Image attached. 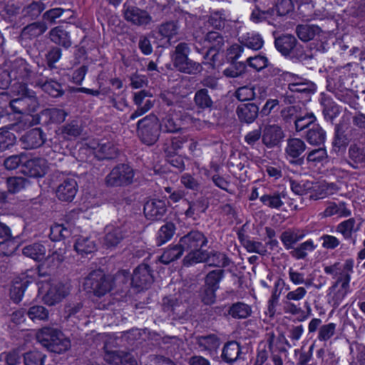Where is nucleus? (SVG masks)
<instances>
[{
	"label": "nucleus",
	"instance_id": "f257e3e1",
	"mask_svg": "<svg viewBox=\"0 0 365 365\" xmlns=\"http://www.w3.org/2000/svg\"><path fill=\"white\" fill-rule=\"evenodd\" d=\"M354 261L351 259H346L344 264L340 262L326 266L324 269L327 274L337 276L336 282L329 288L334 292L333 300L334 304L339 306L341 301L350 291L351 274L353 272Z\"/></svg>",
	"mask_w": 365,
	"mask_h": 365
},
{
	"label": "nucleus",
	"instance_id": "f03ea898",
	"mask_svg": "<svg viewBox=\"0 0 365 365\" xmlns=\"http://www.w3.org/2000/svg\"><path fill=\"white\" fill-rule=\"evenodd\" d=\"M208 242L206 236L198 230H191L180 239V245L187 254L183 258L185 266L205 262L208 252L202 247L207 246Z\"/></svg>",
	"mask_w": 365,
	"mask_h": 365
},
{
	"label": "nucleus",
	"instance_id": "7ed1b4c3",
	"mask_svg": "<svg viewBox=\"0 0 365 365\" xmlns=\"http://www.w3.org/2000/svg\"><path fill=\"white\" fill-rule=\"evenodd\" d=\"M38 341L48 351L62 354L71 347L70 340L61 331L51 327H44L36 333Z\"/></svg>",
	"mask_w": 365,
	"mask_h": 365
},
{
	"label": "nucleus",
	"instance_id": "20e7f679",
	"mask_svg": "<svg viewBox=\"0 0 365 365\" xmlns=\"http://www.w3.org/2000/svg\"><path fill=\"white\" fill-rule=\"evenodd\" d=\"M190 53L189 45L185 42H180L170 53L171 61L178 71L189 75H196L202 71V66L190 59Z\"/></svg>",
	"mask_w": 365,
	"mask_h": 365
},
{
	"label": "nucleus",
	"instance_id": "39448f33",
	"mask_svg": "<svg viewBox=\"0 0 365 365\" xmlns=\"http://www.w3.org/2000/svg\"><path fill=\"white\" fill-rule=\"evenodd\" d=\"M112 277L107 275L102 269L91 271L84 278L83 288L97 297H101L113 289Z\"/></svg>",
	"mask_w": 365,
	"mask_h": 365
},
{
	"label": "nucleus",
	"instance_id": "423d86ee",
	"mask_svg": "<svg viewBox=\"0 0 365 365\" xmlns=\"http://www.w3.org/2000/svg\"><path fill=\"white\" fill-rule=\"evenodd\" d=\"M136 127L137 135L143 143L153 145L158 140L160 123L155 114H149L139 120Z\"/></svg>",
	"mask_w": 365,
	"mask_h": 365
},
{
	"label": "nucleus",
	"instance_id": "0eeeda50",
	"mask_svg": "<svg viewBox=\"0 0 365 365\" xmlns=\"http://www.w3.org/2000/svg\"><path fill=\"white\" fill-rule=\"evenodd\" d=\"M276 48L284 56H290L299 61L307 59L303 46L299 44L297 38L292 34H283L274 40Z\"/></svg>",
	"mask_w": 365,
	"mask_h": 365
},
{
	"label": "nucleus",
	"instance_id": "6e6552de",
	"mask_svg": "<svg viewBox=\"0 0 365 365\" xmlns=\"http://www.w3.org/2000/svg\"><path fill=\"white\" fill-rule=\"evenodd\" d=\"M134 171L127 164H118L115 166L106 178L108 186H126L133 182Z\"/></svg>",
	"mask_w": 365,
	"mask_h": 365
},
{
	"label": "nucleus",
	"instance_id": "1a4fd4ad",
	"mask_svg": "<svg viewBox=\"0 0 365 365\" xmlns=\"http://www.w3.org/2000/svg\"><path fill=\"white\" fill-rule=\"evenodd\" d=\"M240 45L234 44L228 49V55H234L232 60H237L245 51V48L254 51L260 49L264 43L262 36L257 34H248L247 36H242L240 40Z\"/></svg>",
	"mask_w": 365,
	"mask_h": 365
},
{
	"label": "nucleus",
	"instance_id": "9d476101",
	"mask_svg": "<svg viewBox=\"0 0 365 365\" xmlns=\"http://www.w3.org/2000/svg\"><path fill=\"white\" fill-rule=\"evenodd\" d=\"M152 95L145 90L134 93L133 102L137 106V108L129 116L128 123L142 116L153 107L154 103L150 99Z\"/></svg>",
	"mask_w": 365,
	"mask_h": 365
},
{
	"label": "nucleus",
	"instance_id": "9b49d317",
	"mask_svg": "<svg viewBox=\"0 0 365 365\" xmlns=\"http://www.w3.org/2000/svg\"><path fill=\"white\" fill-rule=\"evenodd\" d=\"M66 254L65 247H59L54 250L51 255L45 258L44 261L38 266V272L41 276H47L56 269L64 261Z\"/></svg>",
	"mask_w": 365,
	"mask_h": 365
},
{
	"label": "nucleus",
	"instance_id": "f8f14e48",
	"mask_svg": "<svg viewBox=\"0 0 365 365\" xmlns=\"http://www.w3.org/2000/svg\"><path fill=\"white\" fill-rule=\"evenodd\" d=\"M180 106H175L168 110L165 116L163 118L160 123V130L164 133H177L182 129Z\"/></svg>",
	"mask_w": 365,
	"mask_h": 365
},
{
	"label": "nucleus",
	"instance_id": "ddd939ff",
	"mask_svg": "<svg viewBox=\"0 0 365 365\" xmlns=\"http://www.w3.org/2000/svg\"><path fill=\"white\" fill-rule=\"evenodd\" d=\"M41 70L46 71V68L38 67L37 70H34L28 63L22 62L18 73L19 77L23 80L27 81L31 85L41 88L47 77L43 76V72Z\"/></svg>",
	"mask_w": 365,
	"mask_h": 365
},
{
	"label": "nucleus",
	"instance_id": "4468645a",
	"mask_svg": "<svg viewBox=\"0 0 365 365\" xmlns=\"http://www.w3.org/2000/svg\"><path fill=\"white\" fill-rule=\"evenodd\" d=\"M153 282L150 267L147 264L138 265L131 277V284L140 289H148Z\"/></svg>",
	"mask_w": 365,
	"mask_h": 365
},
{
	"label": "nucleus",
	"instance_id": "2eb2a0df",
	"mask_svg": "<svg viewBox=\"0 0 365 365\" xmlns=\"http://www.w3.org/2000/svg\"><path fill=\"white\" fill-rule=\"evenodd\" d=\"M123 16L127 21L139 26H147L152 21L148 11L134 6L124 5Z\"/></svg>",
	"mask_w": 365,
	"mask_h": 365
},
{
	"label": "nucleus",
	"instance_id": "dca6fc26",
	"mask_svg": "<svg viewBox=\"0 0 365 365\" xmlns=\"http://www.w3.org/2000/svg\"><path fill=\"white\" fill-rule=\"evenodd\" d=\"M167 212L165 200L150 199L144 205L143 212L145 217L150 220H160Z\"/></svg>",
	"mask_w": 365,
	"mask_h": 365
},
{
	"label": "nucleus",
	"instance_id": "f3484780",
	"mask_svg": "<svg viewBox=\"0 0 365 365\" xmlns=\"http://www.w3.org/2000/svg\"><path fill=\"white\" fill-rule=\"evenodd\" d=\"M46 160L41 158H36L26 160L22 166L21 172L31 178H41L46 173Z\"/></svg>",
	"mask_w": 365,
	"mask_h": 365
},
{
	"label": "nucleus",
	"instance_id": "a211bd4d",
	"mask_svg": "<svg viewBox=\"0 0 365 365\" xmlns=\"http://www.w3.org/2000/svg\"><path fill=\"white\" fill-rule=\"evenodd\" d=\"M69 292V288L66 285L62 283L53 284L43 295V301L48 306H53L61 302Z\"/></svg>",
	"mask_w": 365,
	"mask_h": 365
},
{
	"label": "nucleus",
	"instance_id": "6ab92c4d",
	"mask_svg": "<svg viewBox=\"0 0 365 365\" xmlns=\"http://www.w3.org/2000/svg\"><path fill=\"white\" fill-rule=\"evenodd\" d=\"M284 137L282 128L277 125H267L262 130V143L268 148L277 146Z\"/></svg>",
	"mask_w": 365,
	"mask_h": 365
},
{
	"label": "nucleus",
	"instance_id": "aec40b11",
	"mask_svg": "<svg viewBox=\"0 0 365 365\" xmlns=\"http://www.w3.org/2000/svg\"><path fill=\"white\" fill-rule=\"evenodd\" d=\"M45 141V134L39 128L30 130L20 138L23 148L26 150L39 148L43 145Z\"/></svg>",
	"mask_w": 365,
	"mask_h": 365
},
{
	"label": "nucleus",
	"instance_id": "412c9836",
	"mask_svg": "<svg viewBox=\"0 0 365 365\" xmlns=\"http://www.w3.org/2000/svg\"><path fill=\"white\" fill-rule=\"evenodd\" d=\"M78 191L76 180L73 178H66L57 187L56 193L61 201L71 202Z\"/></svg>",
	"mask_w": 365,
	"mask_h": 365
},
{
	"label": "nucleus",
	"instance_id": "4be33fe9",
	"mask_svg": "<svg viewBox=\"0 0 365 365\" xmlns=\"http://www.w3.org/2000/svg\"><path fill=\"white\" fill-rule=\"evenodd\" d=\"M307 145L305 143L299 138H290L287 140L285 152L287 156L296 159L292 163L297 165H302L304 158L301 155L305 152Z\"/></svg>",
	"mask_w": 365,
	"mask_h": 365
},
{
	"label": "nucleus",
	"instance_id": "5701e85b",
	"mask_svg": "<svg viewBox=\"0 0 365 365\" xmlns=\"http://www.w3.org/2000/svg\"><path fill=\"white\" fill-rule=\"evenodd\" d=\"M358 130L356 128H351L347 131L341 125H336L334 138L333 145L335 148L340 149L345 148L351 140H356Z\"/></svg>",
	"mask_w": 365,
	"mask_h": 365
},
{
	"label": "nucleus",
	"instance_id": "b1692460",
	"mask_svg": "<svg viewBox=\"0 0 365 365\" xmlns=\"http://www.w3.org/2000/svg\"><path fill=\"white\" fill-rule=\"evenodd\" d=\"M68 113L60 108H47L41 110L38 115V123L48 125L50 123H63Z\"/></svg>",
	"mask_w": 365,
	"mask_h": 365
},
{
	"label": "nucleus",
	"instance_id": "393cba45",
	"mask_svg": "<svg viewBox=\"0 0 365 365\" xmlns=\"http://www.w3.org/2000/svg\"><path fill=\"white\" fill-rule=\"evenodd\" d=\"M267 341L268 344L269 350L271 352L278 351L279 352H287L288 348H292L295 345L294 343H291L285 337L283 332H280L278 336H275L274 332H269L267 334Z\"/></svg>",
	"mask_w": 365,
	"mask_h": 365
},
{
	"label": "nucleus",
	"instance_id": "a878e982",
	"mask_svg": "<svg viewBox=\"0 0 365 365\" xmlns=\"http://www.w3.org/2000/svg\"><path fill=\"white\" fill-rule=\"evenodd\" d=\"M125 234V230L123 227L107 226L103 245L107 248L115 247L124 239Z\"/></svg>",
	"mask_w": 365,
	"mask_h": 365
},
{
	"label": "nucleus",
	"instance_id": "bb28decb",
	"mask_svg": "<svg viewBox=\"0 0 365 365\" xmlns=\"http://www.w3.org/2000/svg\"><path fill=\"white\" fill-rule=\"evenodd\" d=\"M237 115L240 122L252 123L259 114V107L254 103L240 104L236 109Z\"/></svg>",
	"mask_w": 365,
	"mask_h": 365
},
{
	"label": "nucleus",
	"instance_id": "cd10ccee",
	"mask_svg": "<svg viewBox=\"0 0 365 365\" xmlns=\"http://www.w3.org/2000/svg\"><path fill=\"white\" fill-rule=\"evenodd\" d=\"M305 139L312 145L322 146L326 140L325 130L318 124H313L305 135Z\"/></svg>",
	"mask_w": 365,
	"mask_h": 365
},
{
	"label": "nucleus",
	"instance_id": "c85d7f7f",
	"mask_svg": "<svg viewBox=\"0 0 365 365\" xmlns=\"http://www.w3.org/2000/svg\"><path fill=\"white\" fill-rule=\"evenodd\" d=\"M49 38L55 44L66 48L71 46L69 33L61 26L54 27L49 31Z\"/></svg>",
	"mask_w": 365,
	"mask_h": 365
},
{
	"label": "nucleus",
	"instance_id": "c756f323",
	"mask_svg": "<svg viewBox=\"0 0 365 365\" xmlns=\"http://www.w3.org/2000/svg\"><path fill=\"white\" fill-rule=\"evenodd\" d=\"M360 225H356L354 218H349L340 222L336 228L337 232L342 235L345 240H351L353 245L356 243V239L353 237V233L359 231Z\"/></svg>",
	"mask_w": 365,
	"mask_h": 365
},
{
	"label": "nucleus",
	"instance_id": "7c9ffc66",
	"mask_svg": "<svg viewBox=\"0 0 365 365\" xmlns=\"http://www.w3.org/2000/svg\"><path fill=\"white\" fill-rule=\"evenodd\" d=\"M241 353L240 344L235 341H231L225 344L221 357L224 361L232 363L240 357Z\"/></svg>",
	"mask_w": 365,
	"mask_h": 365
},
{
	"label": "nucleus",
	"instance_id": "2f4dec72",
	"mask_svg": "<svg viewBox=\"0 0 365 365\" xmlns=\"http://www.w3.org/2000/svg\"><path fill=\"white\" fill-rule=\"evenodd\" d=\"M295 31L301 41L307 42L319 35L322 32V29L316 25L299 24L297 26Z\"/></svg>",
	"mask_w": 365,
	"mask_h": 365
},
{
	"label": "nucleus",
	"instance_id": "473e14b6",
	"mask_svg": "<svg viewBox=\"0 0 365 365\" xmlns=\"http://www.w3.org/2000/svg\"><path fill=\"white\" fill-rule=\"evenodd\" d=\"M193 101L195 106L202 110L212 109L214 106V101L207 88L197 90L195 93Z\"/></svg>",
	"mask_w": 365,
	"mask_h": 365
},
{
	"label": "nucleus",
	"instance_id": "72a5a7b5",
	"mask_svg": "<svg viewBox=\"0 0 365 365\" xmlns=\"http://www.w3.org/2000/svg\"><path fill=\"white\" fill-rule=\"evenodd\" d=\"M286 197V193L279 191L265 194L260 197V201L264 205L272 209H279L283 205V200Z\"/></svg>",
	"mask_w": 365,
	"mask_h": 365
},
{
	"label": "nucleus",
	"instance_id": "f704fd0d",
	"mask_svg": "<svg viewBox=\"0 0 365 365\" xmlns=\"http://www.w3.org/2000/svg\"><path fill=\"white\" fill-rule=\"evenodd\" d=\"M288 88L292 93H297L301 94L306 98H309L317 90V86L311 81L304 83H290L288 84Z\"/></svg>",
	"mask_w": 365,
	"mask_h": 365
},
{
	"label": "nucleus",
	"instance_id": "c9c22d12",
	"mask_svg": "<svg viewBox=\"0 0 365 365\" xmlns=\"http://www.w3.org/2000/svg\"><path fill=\"white\" fill-rule=\"evenodd\" d=\"M46 252V247L40 243H33L25 246L22 249L24 255L35 261H41L44 259Z\"/></svg>",
	"mask_w": 365,
	"mask_h": 365
},
{
	"label": "nucleus",
	"instance_id": "e433bc0d",
	"mask_svg": "<svg viewBox=\"0 0 365 365\" xmlns=\"http://www.w3.org/2000/svg\"><path fill=\"white\" fill-rule=\"evenodd\" d=\"M189 207L185 211L186 217L196 219L202 212H205L208 207V202L206 199L200 197L195 201L188 202Z\"/></svg>",
	"mask_w": 365,
	"mask_h": 365
},
{
	"label": "nucleus",
	"instance_id": "4c0bfd02",
	"mask_svg": "<svg viewBox=\"0 0 365 365\" xmlns=\"http://www.w3.org/2000/svg\"><path fill=\"white\" fill-rule=\"evenodd\" d=\"M349 158L352 162L351 165L357 169L359 165L365 164V150L357 144H351L348 150Z\"/></svg>",
	"mask_w": 365,
	"mask_h": 365
},
{
	"label": "nucleus",
	"instance_id": "58836bf2",
	"mask_svg": "<svg viewBox=\"0 0 365 365\" xmlns=\"http://www.w3.org/2000/svg\"><path fill=\"white\" fill-rule=\"evenodd\" d=\"M113 289L116 288L117 292H125L131 284V278L129 272L125 270L118 271L113 277H112Z\"/></svg>",
	"mask_w": 365,
	"mask_h": 365
},
{
	"label": "nucleus",
	"instance_id": "ea45409f",
	"mask_svg": "<svg viewBox=\"0 0 365 365\" xmlns=\"http://www.w3.org/2000/svg\"><path fill=\"white\" fill-rule=\"evenodd\" d=\"M47 29V25L43 21L34 22L22 29L21 35L29 38H36L42 35Z\"/></svg>",
	"mask_w": 365,
	"mask_h": 365
},
{
	"label": "nucleus",
	"instance_id": "a19ab883",
	"mask_svg": "<svg viewBox=\"0 0 365 365\" xmlns=\"http://www.w3.org/2000/svg\"><path fill=\"white\" fill-rule=\"evenodd\" d=\"M203 43L210 48L219 51L225 44V38L220 33L211 31H208L203 37Z\"/></svg>",
	"mask_w": 365,
	"mask_h": 365
},
{
	"label": "nucleus",
	"instance_id": "79ce46f5",
	"mask_svg": "<svg viewBox=\"0 0 365 365\" xmlns=\"http://www.w3.org/2000/svg\"><path fill=\"white\" fill-rule=\"evenodd\" d=\"M95 149L99 159H113L118 155V149L110 142L100 143Z\"/></svg>",
	"mask_w": 365,
	"mask_h": 365
},
{
	"label": "nucleus",
	"instance_id": "37998d69",
	"mask_svg": "<svg viewBox=\"0 0 365 365\" xmlns=\"http://www.w3.org/2000/svg\"><path fill=\"white\" fill-rule=\"evenodd\" d=\"M184 252L182 246L180 245L179 241L177 245L166 249L160 256V260L162 263L168 264L180 258Z\"/></svg>",
	"mask_w": 365,
	"mask_h": 365
},
{
	"label": "nucleus",
	"instance_id": "c03bdc74",
	"mask_svg": "<svg viewBox=\"0 0 365 365\" xmlns=\"http://www.w3.org/2000/svg\"><path fill=\"white\" fill-rule=\"evenodd\" d=\"M74 248L78 253L83 255L96 251V245L91 238L81 237L77 239L74 245Z\"/></svg>",
	"mask_w": 365,
	"mask_h": 365
},
{
	"label": "nucleus",
	"instance_id": "a18cd8bd",
	"mask_svg": "<svg viewBox=\"0 0 365 365\" xmlns=\"http://www.w3.org/2000/svg\"><path fill=\"white\" fill-rule=\"evenodd\" d=\"M29 318L34 322H46L48 319V310L41 305H34L26 312Z\"/></svg>",
	"mask_w": 365,
	"mask_h": 365
},
{
	"label": "nucleus",
	"instance_id": "49530a36",
	"mask_svg": "<svg viewBox=\"0 0 365 365\" xmlns=\"http://www.w3.org/2000/svg\"><path fill=\"white\" fill-rule=\"evenodd\" d=\"M175 231V226L173 222H167L163 225L158 232L156 237V244L161 246L169 241L173 236Z\"/></svg>",
	"mask_w": 365,
	"mask_h": 365
},
{
	"label": "nucleus",
	"instance_id": "de8ad7c7",
	"mask_svg": "<svg viewBox=\"0 0 365 365\" xmlns=\"http://www.w3.org/2000/svg\"><path fill=\"white\" fill-rule=\"evenodd\" d=\"M60 130L63 138L71 139L72 138L78 137L83 129L77 120H72L69 123L63 125Z\"/></svg>",
	"mask_w": 365,
	"mask_h": 365
},
{
	"label": "nucleus",
	"instance_id": "09e8293b",
	"mask_svg": "<svg viewBox=\"0 0 365 365\" xmlns=\"http://www.w3.org/2000/svg\"><path fill=\"white\" fill-rule=\"evenodd\" d=\"M41 88L43 91L48 93L53 98L61 97L64 94L62 85L60 83L53 79H48V78Z\"/></svg>",
	"mask_w": 365,
	"mask_h": 365
},
{
	"label": "nucleus",
	"instance_id": "8fccbe9b",
	"mask_svg": "<svg viewBox=\"0 0 365 365\" xmlns=\"http://www.w3.org/2000/svg\"><path fill=\"white\" fill-rule=\"evenodd\" d=\"M197 344L204 350L212 351L217 349L220 346V339L215 334L200 336L197 338Z\"/></svg>",
	"mask_w": 365,
	"mask_h": 365
},
{
	"label": "nucleus",
	"instance_id": "3c124183",
	"mask_svg": "<svg viewBox=\"0 0 365 365\" xmlns=\"http://www.w3.org/2000/svg\"><path fill=\"white\" fill-rule=\"evenodd\" d=\"M228 313L233 318L245 319L250 316L252 310L249 305L243 302H237L230 307Z\"/></svg>",
	"mask_w": 365,
	"mask_h": 365
},
{
	"label": "nucleus",
	"instance_id": "603ef678",
	"mask_svg": "<svg viewBox=\"0 0 365 365\" xmlns=\"http://www.w3.org/2000/svg\"><path fill=\"white\" fill-rule=\"evenodd\" d=\"M29 281H15L10 289V298L16 304L19 303L28 287Z\"/></svg>",
	"mask_w": 365,
	"mask_h": 365
},
{
	"label": "nucleus",
	"instance_id": "864d4df0",
	"mask_svg": "<svg viewBox=\"0 0 365 365\" xmlns=\"http://www.w3.org/2000/svg\"><path fill=\"white\" fill-rule=\"evenodd\" d=\"M44 9V5L41 2L33 1L22 9L21 14L24 17L33 20L36 19Z\"/></svg>",
	"mask_w": 365,
	"mask_h": 365
},
{
	"label": "nucleus",
	"instance_id": "5fc2aeb1",
	"mask_svg": "<svg viewBox=\"0 0 365 365\" xmlns=\"http://www.w3.org/2000/svg\"><path fill=\"white\" fill-rule=\"evenodd\" d=\"M206 261L210 262V265L218 267H226L230 265L231 261L227 256L219 252H208Z\"/></svg>",
	"mask_w": 365,
	"mask_h": 365
},
{
	"label": "nucleus",
	"instance_id": "6e6d98bb",
	"mask_svg": "<svg viewBox=\"0 0 365 365\" xmlns=\"http://www.w3.org/2000/svg\"><path fill=\"white\" fill-rule=\"evenodd\" d=\"M179 26L178 21H170L160 24L158 33L160 36L170 38L178 34Z\"/></svg>",
	"mask_w": 365,
	"mask_h": 365
},
{
	"label": "nucleus",
	"instance_id": "4d7b16f0",
	"mask_svg": "<svg viewBox=\"0 0 365 365\" xmlns=\"http://www.w3.org/2000/svg\"><path fill=\"white\" fill-rule=\"evenodd\" d=\"M304 235H298L295 231L287 230L282 233L280 240L287 250L293 249V245L302 239Z\"/></svg>",
	"mask_w": 365,
	"mask_h": 365
},
{
	"label": "nucleus",
	"instance_id": "13d9d810",
	"mask_svg": "<svg viewBox=\"0 0 365 365\" xmlns=\"http://www.w3.org/2000/svg\"><path fill=\"white\" fill-rule=\"evenodd\" d=\"M328 158L327 150L324 146L310 150L307 155V161L314 165L323 162Z\"/></svg>",
	"mask_w": 365,
	"mask_h": 365
},
{
	"label": "nucleus",
	"instance_id": "bf43d9fd",
	"mask_svg": "<svg viewBox=\"0 0 365 365\" xmlns=\"http://www.w3.org/2000/svg\"><path fill=\"white\" fill-rule=\"evenodd\" d=\"M16 140L15 135L9 130L0 133V153L13 147Z\"/></svg>",
	"mask_w": 365,
	"mask_h": 365
},
{
	"label": "nucleus",
	"instance_id": "052dcab7",
	"mask_svg": "<svg viewBox=\"0 0 365 365\" xmlns=\"http://www.w3.org/2000/svg\"><path fill=\"white\" fill-rule=\"evenodd\" d=\"M223 269H215L210 271L205 277V285L214 288L219 289V283L224 276Z\"/></svg>",
	"mask_w": 365,
	"mask_h": 365
},
{
	"label": "nucleus",
	"instance_id": "680f3d73",
	"mask_svg": "<svg viewBox=\"0 0 365 365\" xmlns=\"http://www.w3.org/2000/svg\"><path fill=\"white\" fill-rule=\"evenodd\" d=\"M338 190L336 185L334 183H322L319 185L315 195H310V198L317 200L324 198L327 195H331Z\"/></svg>",
	"mask_w": 365,
	"mask_h": 365
},
{
	"label": "nucleus",
	"instance_id": "e2e57ef3",
	"mask_svg": "<svg viewBox=\"0 0 365 365\" xmlns=\"http://www.w3.org/2000/svg\"><path fill=\"white\" fill-rule=\"evenodd\" d=\"M27 180L22 177H10L6 180L8 192L11 194L16 193L24 189Z\"/></svg>",
	"mask_w": 365,
	"mask_h": 365
},
{
	"label": "nucleus",
	"instance_id": "0e129e2a",
	"mask_svg": "<svg viewBox=\"0 0 365 365\" xmlns=\"http://www.w3.org/2000/svg\"><path fill=\"white\" fill-rule=\"evenodd\" d=\"M24 365H43L46 356L41 352L33 351L23 354Z\"/></svg>",
	"mask_w": 365,
	"mask_h": 365
},
{
	"label": "nucleus",
	"instance_id": "69168bd1",
	"mask_svg": "<svg viewBox=\"0 0 365 365\" xmlns=\"http://www.w3.org/2000/svg\"><path fill=\"white\" fill-rule=\"evenodd\" d=\"M315 120L316 117L312 113H306L304 115L299 114L294 121L295 128L297 131L302 130L305 128L309 129Z\"/></svg>",
	"mask_w": 365,
	"mask_h": 365
},
{
	"label": "nucleus",
	"instance_id": "338daca9",
	"mask_svg": "<svg viewBox=\"0 0 365 365\" xmlns=\"http://www.w3.org/2000/svg\"><path fill=\"white\" fill-rule=\"evenodd\" d=\"M314 249L313 242L312 240L306 241L300 244L297 247L294 248L290 252V255L296 259H304L307 257V251H312Z\"/></svg>",
	"mask_w": 365,
	"mask_h": 365
},
{
	"label": "nucleus",
	"instance_id": "774afa93",
	"mask_svg": "<svg viewBox=\"0 0 365 365\" xmlns=\"http://www.w3.org/2000/svg\"><path fill=\"white\" fill-rule=\"evenodd\" d=\"M336 324L334 323H329L320 326L318 331V339L320 341H327L336 333Z\"/></svg>",
	"mask_w": 365,
	"mask_h": 365
}]
</instances>
